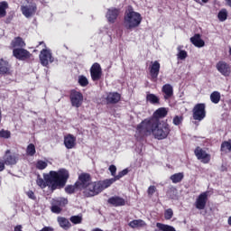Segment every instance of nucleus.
Wrapping results in <instances>:
<instances>
[{
  "label": "nucleus",
  "instance_id": "obj_7",
  "mask_svg": "<svg viewBox=\"0 0 231 231\" xmlns=\"http://www.w3.org/2000/svg\"><path fill=\"white\" fill-rule=\"evenodd\" d=\"M66 205H68L67 199H54L51 202V212H53L54 214H60V212H62V207H66Z\"/></svg>",
  "mask_w": 231,
  "mask_h": 231
},
{
  "label": "nucleus",
  "instance_id": "obj_3",
  "mask_svg": "<svg viewBox=\"0 0 231 231\" xmlns=\"http://www.w3.org/2000/svg\"><path fill=\"white\" fill-rule=\"evenodd\" d=\"M97 182L91 181V175L89 173H81L76 182V187L79 190H83L86 198H93L95 196V185Z\"/></svg>",
  "mask_w": 231,
  "mask_h": 231
},
{
  "label": "nucleus",
  "instance_id": "obj_30",
  "mask_svg": "<svg viewBox=\"0 0 231 231\" xmlns=\"http://www.w3.org/2000/svg\"><path fill=\"white\" fill-rule=\"evenodd\" d=\"M6 10H8V2H0V19L6 17Z\"/></svg>",
  "mask_w": 231,
  "mask_h": 231
},
{
  "label": "nucleus",
  "instance_id": "obj_21",
  "mask_svg": "<svg viewBox=\"0 0 231 231\" xmlns=\"http://www.w3.org/2000/svg\"><path fill=\"white\" fill-rule=\"evenodd\" d=\"M162 91L164 95V100H169V98H172V96L174 95V88L171 87V84H165L162 88Z\"/></svg>",
  "mask_w": 231,
  "mask_h": 231
},
{
  "label": "nucleus",
  "instance_id": "obj_27",
  "mask_svg": "<svg viewBox=\"0 0 231 231\" xmlns=\"http://www.w3.org/2000/svg\"><path fill=\"white\" fill-rule=\"evenodd\" d=\"M58 223L61 228L64 230H68V228L71 227V223L66 217H59Z\"/></svg>",
  "mask_w": 231,
  "mask_h": 231
},
{
  "label": "nucleus",
  "instance_id": "obj_23",
  "mask_svg": "<svg viewBox=\"0 0 231 231\" xmlns=\"http://www.w3.org/2000/svg\"><path fill=\"white\" fill-rule=\"evenodd\" d=\"M108 203L114 207H124L125 200L120 197H112L108 199Z\"/></svg>",
  "mask_w": 231,
  "mask_h": 231
},
{
  "label": "nucleus",
  "instance_id": "obj_10",
  "mask_svg": "<svg viewBox=\"0 0 231 231\" xmlns=\"http://www.w3.org/2000/svg\"><path fill=\"white\" fill-rule=\"evenodd\" d=\"M208 199V192L205 191L199 195L195 201V207L198 208V210H205V208L207 207V201Z\"/></svg>",
  "mask_w": 231,
  "mask_h": 231
},
{
  "label": "nucleus",
  "instance_id": "obj_17",
  "mask_svg": "<svg viewBox=\"0 0 231 231\" xmlns=\"http://www.w3.org/2000/svg\"><path fill=\"white\" fill-rule=\"evenodd\" d=\"M217 69L225 77H228V75L231 73L230 65L224 61H219L217 64Z\"/></svg>",
  "mask_w": 231,
  "mask_h": 231
},
{
  "label": "nucleus",
  "instance_id": "obj_31",
  "mask_svg": "<svg viewBox=\"0 0 231 231\" xmlns=\"http://www.w3.org/2000/svg\"><path fill=\"white\" fill-rule=\"evenodd\" d=\"M220 151L222 152H231V140L223 142Z\"/></svg>",
  "mask_w": 231,
  "mask_h": 231
},
{
  "label": "nucleus",
  "instance_id": "obj_19",
  "mask_svg": "<svg viewBox=\"0 0 231 231\" xmlns=\"http://www.w3.org/2000/svg\"><path fill=\"white\" fill-rule=\"evenodd\" d=\"M167 113L169 111L165 107L158 108L152 115V116L150 119H144V120H160V118H165L167 116Z\"/></svg>",
  "mask_w": 231,
  "mask_h": 231
},
{
  "label": "nucleus",
  "instance_id": "obj_40",
  "mask_svg": "<svg viewBox=\"0 0 231 231\" xmlns=\"http://www.w3.org/2000/svg\"><path fill=\"white\" fill-rule=\"evenodd\" d=\"M182 122H183V116H175L173 117L172 123H173L174 125H181Z\"/></svg>",
  "mask_w": 231,
  "mask_h": 231
},
{
  "label": "nucleus",
  "instance_id": "obj_52",
  "mask_svg": "<svg viewBox=\"0 0 231 231\" xmlns=\"http://www.w3.org/2000/svg\"><path fill=\"white\" fill-rule=\"evenodd\" d=\"M202 3H208V0H202Z\"/></svg>",
  "mask_w": 231,
  "mask_h": 231
},
{
  "label": "nucleus",
  "instance_id": "obj_36",
  "mask_svg": "<svg viewBox=\"0 0 231 231\" xmlns=\"http://www.w3.org/2000/svg\"><path fill=\"white\" fill-rule=\"evenodd\" d=\"M128 173H129V170L125 169L119 171L118 174L114 177V179L116 180V181H118V180L124 178V176H127Z\"/></svg>",
  "mask_w": 231,
  "mask_h": 231
},
{
  "label": "nucleus",
  "instance_id": "obj_26",
  "mask_svg": "<svg viewBox=\"0 0 231 231\" xmlns=\"http://www.w3.org/2000/svg\"><path fill=\"white\" fill-rule=\"evenodd\" d=\"M12 48H24L26 46V43H24V41H23V38L16 37L14 38L11 42Z\"/></svg>",
  "mask_w": 231,
  "mask_h": 231
},
{
  "label": "nucleus",
  "instance_id": "obj_33",
  "mask_svg": "<svg viewBox=\"0 0 231 231\" xmlns=\"http://www.w3.org/2000/svg\"><path fill=\"white\" fill-rule=\"evenodd\" d=\"M147 102H150V104H160V97H158L154 94H148L146 96Z\"/></svg>",
  "mask_w": 231,
  "mask_h": 231
},
{
  "label": "nucleus",
  "instance_id": "obj_32",
  "mask_svg": "<svg viewBox=\"0 0 231 231\" xmlns=\"http://www.w3.org/2000/svg\"><path fill=\"white\" fill-rule=\"evenodd\" d=\"M210 100L213 104H219V100H221V93L214 91L210 95Z\"/></svg>",
  "mask_w": 231,
  "mask_h": 231
},
{
  "label": "nucleus",
  "instance_id": "obj_44",
  "mask_svg": "<svg viewBox=\"0 0 231 231\" xmlns=\"http://www.w3.org/2000/svg\"><path fill=\"white\" fill-rule=\"evenodd\" d=\"M78 189L77 185H69L65 188V191L67 192V194H73V192H75V189Z\"/></svg>",
  "mask_w": 231,
  "mask_h": 231
},
{
  "label": "nucleus",
  "instance_id": "obj_39",
  "mask_svg": "<svg viewBox=\"0 0 231 231\" xmlns=\"http://www.w3.org/2000/svg\"><path fill=\"white\" fill-rule=\"evenodd\" d=\"M70 221L71 223H73L74 225H79V223H82V216L78 215V216H72L70 217Z\"/></svg>",
  "mask_w": 231,
  "mask_h": 231
},
{
  "label": "nucleus",
  "instance_id": "obj_14",
  "mask_svg": "<svg viewBox=\"0 0 231 231\" xmlns=\"http://www.w3.org/2000/svg\"><path fill=\"white\" fill-rule=\"evenodd\" d=\"M194 152L195 156L198 158V160H200L202 163H208V162H210V154L207 153V152L203 149L197 147Z\"/></svg>",
  "mask_w": 231,
  "mask_h": 231
},
{
  "label": "nucleus",
  "instance_id": "obj_13",
  "mask_svg": "<svg viewBox=\"0 0 231 231\" xmlns=\"http://www.w3.org/2000/svg\"><path fill=\"white\" fill-rule=\"evenodd\" d=\"M21 10L23 15L29 19V17L35 15V13L37 12V5L35 4H31L29 5H22Z\"/></svg>",
  "mask_w": 231,
  "mask_h": 231
},
{
  "label": "nucleus",
  "instance_id": "obj_5",
  "mask_svg": "<svg viewBox=\"0 0 231 231\" xmlns=\"http://www.w3.org/2000/svg\"><path fill=\"white\" fill-rule=\"evenodd\" d=\"M40 46H42L43 49L40 52V62L42 66L48 67L49 64H51L55 59L51 55V51L46 49V43L44 42H40Z\"/></svg>",
  "mask_w": 231,
  "mask_h": 231
},
{
  "label": "nucleus",
  "instance_id": "obj_4",
  "mask_svg": "<svg viewBox=\"0 0 231 231\" xmlns=\"http://www.w3.org/2000/svg\"><path fill=\"white\" fill-rule=\"evenodd\" d=\"M123 24L126 30H134V28H138V26L142 24V14L134 11L133 6H128L125 12Z\"/></svg>",
  "mask_w": 231,
  "mask_h": 231
},
{
  "label": "nucleus",
  "instance_id": "obj_38",
  "mask_svg": "<svg viewBox=\"0 0 231 231\" xmlns=\"http://www.w3.org/2000/svg\"><path fill=\"white\" fill-rule=\"evenodd\" d=\"M79 84L82 86V88H86L88 84H89V81L88 80V78L85 76H79Z\"/></svg>",
  "mask_w": 231,
  "mask_h": 231
},
{
  "label": "nucleus",
  "instance_id": "obj_24",
  "mask_svg": "<svg viewBox=\"0 0 231 231\" xmlns=\"http://www.w3.org/2000/svg\"><path fill=\"white\" fill-rule=\"evenodd\" d=\"M190 42H192L196 48H203V46H205V41L201 39V35L199 34H195L193 37H191Z\"/></svg>",
  "mask_w": 231,
  "mask_h": 231
},
{
  "label": "nucleus",
  "instance_id": "obj_50",
  "mask_svg": "<svg viewBox=\"0 0 231 231\" xmlns=\"http://www.w3.org/2000/svg\"><path fill=\"white\" fill-rule=\"evenodd\" d=\"M227 224L229 225V226H231V216L227 219Z\"/></svg>",
  "mask_w": 231,
  "mask_h": 231
},
{
  "label": "nucleus",
  "instance_id": "obj_49",
  "mask_svg": "<svg viewBox=\"0 0 231 231\" xmlns=\"http://www.w3.org/2000/svg\"><path fill=\"white\" fill-rule=\"evenodd\" d=\"M226 5L231 7V0H225Z\"/></svg>",
  "mask_w": 231,
  "mask_h": 231
},
{
  "label": "nucleus",
  "instance_id": "obj_11",
  "mask_svg": "<svg viewBox=\"0 0 231 231\" xmlns=\"http://www.w3.org/2000/svg\"><path fill=\"white\" fill-rule=\"evenodd\" d=\"M70 101L73 107H80V106H82V102H84V96L82 93L73 90L70 93Z\"/></svg>",
  "mask_w": 231,
  "mask_h": 231
},
{
  "label": "nucleus",
  "instance_id": "obj_51",
  "mask_svg": "<svg viewBox=\"0 0 231 231\" xmlns=\"http://www.w3.org/2000/svg\"><path fill=\"white\" fill-rule=\"evenodd\" d=\"M12 19H14V15H11L8 19L7 22L10 23L12 21Z\"/></svg>",
  "mask_w": 231,
  "mask_h": 231
},
{
  "label": "nucleus",
  "instance_id": "obj_1",
  "mask_svg": "<svg viewBox=\"0 0 231 231\" xmlns=\"http://www.w3.org/2000/svg\"><path fill=\"white\" fill-rule=\"evenodd\" d=\"M137 133L143 136L151 135L154 136L156 140H165L171 134V126L167 122H160V120H143L137 126Z\"/></svg>",
  "mask_w": 231,
  "mask_h": 231
},
{
  "label": "nucleus",
  "instance_id": "obj_9",
  "mask_svg": "<svg viewBox=\"0 0 231 231\" xmlns=\"http://www.w3.org/2000/svg\"><path fill=\"white\" fill-rule=\"evenodd\" d=\"M13 55L18 60H27V59L32 57V53H30V51H26L25 49H23V47L14 49Z\"/></svg>",
  "mask_w": 231,
  "mask_h": 231
},
{
  "label": "nucleus",
  "instance_id": "obj_8",
  "mask_svg": "<svg viewBox=\"0 0 231 231\" xmlns=\"http://www.w3.org/2000/svg\"><path fill=\"white\" fill-rule=\"evenodd\" d=\"M205 104H197L193 108V119L201 122L207 116V112L205 111Z\"/></svg>",
  "mask_w": 231,
  "mask_h": 231
},
{
  "label": "nucleus",
  "instance_id": "obj_35",
  "mask_svg": "<svg viewBox=\"0 0 231 231\" xmlns=\"http://www.w3.org/2000/svg\"><path fill=\"white\" fill-rule=\"evenodd\" d=\"M177 50L179 51V53L177 54L178 59H180V60H185V59H187V52L181 50V46H179Z\"/></svg>",
  "mask_w": 231,
  "mask_h": 231
},
{
  "label": "nucleus",
  "instance_id": "obj_43",
  "mask_svg": "<svg viewBox=\"0 0 231 231\" xmlns=\"http://www.w3.org/2000/svg\"><path fill=\"white\" fill-rule=\"evenodd\" d=\"M172 216H174V212L171 208H168L164 212V217L165 219H172Z\"/></svg>",
  "mask_w": 231,
  "mask_h": 231
},
{
  "label": "nucleus",
  "instance_id": "obj_28",
  "mask_svg": "<svg viewBox=\"0 0 231 231\" xmlns=\"http://www.w3.org/2000/svg\"><path fill=\"white\" fill-rule=\"evenodd\" d=\"M183 178H185V175L183 174V172H179L171 175L170 177V180L172 181V183H181V181L183 180Z\"/></svg>",
  "mask_w": 231,
  "mask_h": 231
},
{
  "label": "nucleus",
  "instance_id": "obj_37",
  "mask_svg": "<svg viewBox=\"0 0 231 231\" xmlns=\"http://www.w3.org/2000/svg\"><path fill=\"white\" fill-rule=\"evenodd\" d=\"M226 17H228V13L226 12V9H222L218 13V19H219V21H221V22L226 21Z\"/></svg>",
  "mask_w": 231,
  "mask_h": 231
},
{
  "label": "nucleus",
  "instance_id": "obj_16",
  "mask_svg": "<svg viewBox=\"0 0 231 231\" xmlns=\"http://www.w3.org/2000/svg\"><path fill=\"white\" fill-rule=\"evenodd\" d=\"M149 69L152 79L156 80L158 75H160V62H158V60L152 61Z\"/></svg>",
  "mask_w": 231,
  "mask_h": 231
},
{
  "label": "nucleus",
  "instance_id": "obj_25",
  "mask_svg": "<svg viewBox=\"0 0 231 231\" xmlns=\"http://www.w3.org/2000/svg\"><path fill=\"white\" fill-rule=\"evenodd\" d=\"M10 73V64L8 61L1 59L0 60V75H6Z\"/></svg>",
  "mask_w": 231,
  "mask_h": 231
},
{
  "label": "nucleus",
  "instance_id": "obj_29",
  "mask_svg": "<svg viewBox=\"0 0 231 231\" xmlns=\"http://www.w3.org/2000/svg\"><path fill=\"white\" fill-rule=\"evenodd\" d=\"M129 226L131 228H142V226H145V221L142 219L133 220L129 223Z\"/></svg>",
  "mask_w": 231,
  "mask_h": 231
},
{
  "label": "nucleus",
  "instance_id": "obj_48",
  "mask_svg": "<svg viewBox=\"0 0 231 231\" xmlns=\"http://www.w3.org/2000/svg\"><path fill=\"white\" fill-rule=\"evenodd\" d=\"M5 161L0 160V172H3V171H5Z\"/></svg>",
  "mask_w": 231,
  "mask_h": 231
},
{
  "label": "nucleus",
  "instance_id": "obj_20",
  "mask_svg": "<svg viewBox=\"0 0 231 231\" xmlns=\"http://www.w3.org/2000/svg\"><path fill=\"white\" fill-rule=\"evenodd\" d=\"M64 145L67 149H73L77 145V138L73 134H68L64 137Z\"/></svg>",
  "mask_w": 231,
  "mask_h": 231
},
{
  "label": "nucleus",
  "instance_id": "obj_47",
  "mask_svg": "<svg viewBox=\"0 0 231 231\" xmlns=\"http://www.w3.org/2000/svg\"><path fill=\"white\" fill-rule=\"evenodd\" d=\"M26 196H28L30 199H33V200L37 199V197H35V193H33V191L32 190L27 191Z\"/></svg>",
  "mask_w": 231,
  "mask_h": 231
},
{
  "label": "nucleus",
  "instance_id": "obj_41",
  "mask_svg": "<svg viewBox=\"0 0 231 231\" xmlns=\"http://www.w3.org/2000/svg\"><path fill=\"white\" fill-rule=\"evenodd\" d=\"M26 152L29 156H33V154H35V145H33V143L29 144Z\"/></svg>",
  "mask_w": 231,
  "mask_h": 231
},
{
  "label": "nucleus",
  "instance_id": "obj_15",
  "mask_svg": "<svg viewBox=\"0 0 231 231\" xmlns=\"http://www.w3.org/2000/svg\"><path fill=\"white\" fill-rule=\"evenodd\" d=\"M17 155L12 153L10 150H7L3 156V161L5 165H15L17 163Z\"/></svg>",
  "mask_w": 231,
  "mask_h": 231
},
{
  "label": "nucleus",
  "instance_id": "obj_2",
  "mask_svg": "<svg viewBox=\"0 0 231 231\" xmlns=\"http://www.w3.org/2000/svg\"><path fill=\"white\" fill-rule=\"evenodd\" d=\"M68 178H69V172L65 169H61L58 172L50 171V174H43L44 180L41 176H38L36 183L41 189L51 187L52 190H55L59 187H64L66 181H68Z\"/></svg>",
  "mask_w": 231,
  "mask_h": 231
},
{
  "label": "nucleus",
  "instance_id": "obj_22",
  "mask_svg": "<svg viewBox=\"0 0 231 231\" xmlns=\"http://www.w3.org/2000/svg\"><path fill=\"white\" fill-rule=\"evenodd\" d=\"M122 96L118 92H110L106 95V100L108 104H118Z\"/></svg>",
  "mask_w": 231,
  "mask_h": 231
},
{
  "label": "nucleus",
  "instance_id": "obj_18",
  "mask_svg": "<svg viewBox=\"0 0 231 231\" xmlns=\"http://www.w3.org/2000/svg\"><path fill=\"white\" fill-rule=\"evenodd\" d=\"M119 14H120V9H116V8L108 9L106 13V19L108 23H115Z\"/></svg>",
  "mask_w": 231,
  "mask_h": 231
},
{
  "label": "nucleus",
  "instance_id": "obj_46",
  "mask_svg": "<svg viewBox=\"0 0 231 231\" xmlns=\"http://www.w3.org/2000/svg\"><path fill=\"white\" fill-rule=\"evenodd\" d=\"M147 192L148 196H152L156 192V186H150Z\"/></svg>",
  "mask_w": 231,
  "mask_h": 231
},
{
  "label": "nucleus",
  "instance_id": "obj_34",
  "mask_svg": "<svg viewBox=\"0 0 231 231\" xmlns=\"http://www.w3.org/2000/svg\"><path fill=\"white\" fill-rule=\"evenodd\" d=\"M48 167V162H44V161H37L36 162V169H38L39 171H44V169H46Z\"/></svg>",
  "mask_w": 231,
  "mask_h": 231
},
{
  "label": "nucleus",
  "instance_id": "obj_12",
  "mask_svg": "<svg viewBox=\"0 0 231 231\" xmlns=\"http://www.w3.org/2000/svg\"><path fill=\"white\" fill-rule=\"evenodd\" d=\"M90 77L93 82H97L102 79V67L98 63H94L90 68Z\"/></svg>",
  "mask_w": 231,
  "mask_h": 231
},
{
  "label": "nucleus",
  "instance_id": "obj_45",
  "mask_svg": "<svg viewBox=\"0 0 231 231\" xmlns=\"http://www.w3.org/2000/svg\"><path fill=\"white\" fill-rule=\"evenodd\" d=\"M108 171L111 172V176H116V166L115 165H110L109 168H108Z\"/></svg>",
  "mask_w": 231,
  "mask_h": 231
},
{
  "label": "nucleus",
  "instance_id": "obj_42",
  "mask_svg": "<svg viewBox=\"0 0 231 231\" xmlns=\"http://www.w3.org/2000/svg\"><path fill=\"white\" fill-rule=\"evenodd\" d=\"M12 136V134L8 130H1L0 131V138H5L8 139Z\"/></svg>",
  "mask_w": 231,
  "mask_h": 231
},
{
  "label": "nucleus",
  "instance_id": "obj_6",
  "mask_svg": "<svg viewBox=\"0 0 231 231\" xmlns=\"http://www.w3.org/2000/svg\"><path fill=\"white\" fill-rule=\"evenodd\" d=\"M115 181H116L115 178L97 181L94 189V196H97V194H100L102 190H105V189H108V187H111L113 183H115Z\"/></svg>",
  "mask_w": 231,
  "mask_h": 231
}]
</instances>
